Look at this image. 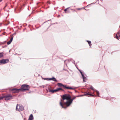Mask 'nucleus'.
Masks as SVG:
<instances>
[{"label":"nucleus","mask_w":120,"mask_h":120,"mask_svg":"<svg viewBox=\"0 0 120 120\" xmlns=\"http://www.w3.org/2000/svg\"><path fill=\"white\" fill-rule=\"evenodd\" d=\"M71 98V97L70 95L68 94H65L63 95L62 99L63 101H63H64L65 100H70V99Z\"/></svg>","instance_id":"4"},{"label":"nucleus","mask_w":120,"mask_h":120,"mask_svg":"<svg viewBox=\"0 0 120 120\" xmlns=\"http://www.w3.org/2000/svg\"><path fill=\"white\" fill-rule=\"evenodd\" d=\"M52 80L55 82H57V81L56 79L54 77H52Z\"/></svg>","instance_id":"12"},{"label":"nucleus","mask_w":120,"mask_h":120,"mask_svg":"<svg viewBox=\"0 0 120 120\" xmlns=\"http://www.w3.org/2000/svg\"><path fill=\"white\" fill-rule=\"evenodd\" d=\"M120 34V30H119L118 32L117 33V34L118 35H119V34Z\"/></svg>","instance_id":"22"},{"label":"nucleus","mask_w":120,"mask_h":120,"mask_svg":"<svg viewBox=\"0 0 120 120\" xmlns=\"http://www.w3.org/2000/svg\"><path fill=\"white\" fill-rule=\"evenodd\" d=\"M33 119V116L32 114H31L30 115L28 120H32Z\"/></svg>","instance_id":"10"},{"label":"nucleus","mask_w":120,"mask_h":120,"mask_svg":"<svg viewBox=\"0 0 120 120\" xmlns=\"http://www.w3.org/2000/svg\"><path fill=\"white\" fill-rule=\"evenodd\" d=\"M118 36L117 34H116V38L118 40H119Z\"/></svg>","instance_id":"18"},{"label":"nucleus","mask_w":120,"mask_h":120,"mask_svg":"<svg viewBox=\"0 0 120 120\" xmlns=\"http://www.w3.org/2000/svg\"><path fill=\"white\" fill-rule=\"evenodd\" d=\"M65 102H64L63 104L62 103V101L61 99H60V105L62 108H66V107H68L72 103L70 100H69Z\"/></svg>","instance_id":"2"},{"label":"nucleus","mask_w":120,"mask_h":120,"mask_svg":"<svg viewBox=\"0 0 120 120\" xmlns=\"http://www.w3.org/2000/svg\"><path fill=\"white\" fill-rule=\"evenodd\" d=\"M13 39V37L11 38L10 39V40L8 41L7 42V44L8 45H9L11 43Z\"/></svg>","instance_id":"9"},{"label":"nucleus","mask_w":120,"mask_h":120,"mask_svg":"<svg viewBox=\"0 0 120 120\" xmlns=\"http://www.w3.org/2000/svg\"><path fill=\"white\" fill-rule=\"evenodd\" d=\"M56 89L57 92L58 91L60 90H63V89L60 88H57Z\"/></svg>","instance_id":"11"},{"label":"nucleus","mask_w":120,"mask_h":120,"mask_svg":"<svg viewBox=\"0 0 120 120\" xmlns=\"http://www.w3.org/2000/svg\"><path fill=\"white\" fill-rule=\"evenodd\" d=\"M87 42H88V43L89 44V45L90 46H91V45H92V44H91V42L90 41H87Z\"/></svg>","instance_id":"14"},{"label":"nucleus","mask_w":120,"mask_h":120,"mask_svg":"<svg viewBox=\"0 0 120 120\" xmlns=\"http://www.w3.org/2000/svg\"><path fill=\"white\" fill-rule=\"evenodd\" d=\"M81 74V75H82V78H83V81L84 82H85L84 79H85V76L84 75L82 74Z\"/></svg>","instance_id":"13"},{"label":"nucleus","mask_w":120,"mask_h":120,"mask_svg":"<svg viewBox=\"0 0 120 120\" xmlns=\"http://www.w3.org/2000/svg\"><path fill=\"white\" fill-rule=\"evenodd\" d=\"M52 78H50L49 79V80H52Z\"/></svg>","instance_id":"25"},{"label":"nucleus","mask_w":120,"mask_h":120,"mask_svg":"<svg viewBox=\"0 0 120 120\" xmlns=\"http://www.w3.org/2000/svg\"><path fill=\"white\" fill-rule=\"evenodd\" d=\"M3 98H5V100L6 101H8L12 99L13 96L10 94H8L5 96L3 97Z\"/></svg>","instance_id":"5"},{"label":"nucleus","mask_w":120,"mask_h":120,"mask_svg":"<svg viewBox=\"0 0 120 120\" xmlns=\"http://www.w3.org/2000/svg\"><path fill=\"white\" fill-rule=\"evenodd\" d=\"M2 0H0V2H1V1H2Z\"/></svg>","instance_id":"28"},{"label":"nucleus","mask_w":120,"mask_h":120,"mask_svg":"<svg viewBox=\"0 0 120 120\" xmlns=\"http://www.w3.org/2000/svg\"><path fill=\"white\" fill-rule=\"evenodd\" d=\"M85 95H89L90 96H92L93 95L92 94H89V93H85Z\"/></svg>","instance_id":"15"},{"label":"nucleus","mask_w":120,"mask_h":120,"mask_svg":"<svg viewBox=\"0 0 120 120\" xmlns=\"http://www.w3.org/2000/svg\"><path fill=\"white\" fill-rule=\"evenodd\" d=\"M30 88L29 85H26L23 84L22 85L21 88L20 89H12V90L14 91V92L15 93H18L19 91H25L27 90H29Z\"/></svg>","instance_id":"1"},{"label":"nucleus","mask_w":120,"mask_h":120,"mask_svg":"<svg viewBox=\"0 0 120 120\" xmlns=\"http://www.w3.org/2000/svg\"><path fill=\"white\" fill-rule=\"evenodd\" d=\"M0 60L1 64H5L9 62V60L8 59H3L1 60Z\"/></svg>","instance_id":"7"},{"label":"nucleus","mask_w":120,"mask_h":120,"mask_svg":"<svg viewBox=\"0 0 120 120\" xmlns=\"http://www.w3.org/2000/svg\"><path fill=\"white\" fill-rule=\"evenodd\" d=\"M96 93H97V94L98 95V96H99V92H98V91H97L96 92Z\"/></svg>","instance_id":"19"},{"label":"nucleus","mask_w":120,"mask_h":120,"mask_svg":"<svg viewBox=\"0 0 120 120\" xmlns=\"http://www.w3.org/2000/svg\"><path fill=\"white\" fill-rule=\"evenodd\" d=\"M49 92L53 93L55 92H57V91L56 89L55 90L49 89Z\"/></svg>","instance_id":"8"},{"label":"nucleus","mask_w":120,"mask_h":120,"mask_svg":"<svg viewBox=\"0 0 120 120\" xmlns=\"http://www.w3.org/2000/svg\"><path fill=\"white\" fill-rule=\"evenodd\" d=\"M57 85L58 86H59L61 87L63 86L65 89H73L71 87H67L66 85H63L61 83H58L57 84Z\"/></svg>","instance_id":"6"},{"label":"nucleus","mask_w":120,"mask_h":120,"mask_svg":"<svg viewBox=\"0 0 120 120\" xmlns=\"http://www.w3.org/2000/svg\"><path fill=\"white\" fill-rule=\"evenodd\" d=\"M90 88L91 89H92V90H94L93 87L92 86H91L90 87Z\"/></svg>","instance_id":"21"},{"label":"nucleus","mask_w":120,"mask_h":120,"mask_svg":"<svg viewBox=\"0 0 120 120\" xmlns=\"http://www.w3.org/2000/svg\"><path fill=\"white\" fill-rule=\"evenodd\" d=\"M75 97H74L72 99H70V101H71V102H72V101H73V100L75 99Z\"/></svg>","instance_id":"17"},{"label":"nucleus","mask_w":120,"mask_h":120,"mask_svg":"<svg viewBox=\"0 0 120 120\" xmlns=\"http://www.w3.org/2000/svg\"><path fill=\"white\" fill-rule=\"evenodd\" d=\"M66 8V9H65L64 10V11H65V12H66L67 11V10L68 9V8Z\"/></svg>","instance_id":"20"},{"label":"nucleus","mask_w":120,"mask_h":120,"mask_svg":"<svg viewBox=\"0 0 120 120\" xmlns=\"http://www.w3.org/2000/svg\"><path fill=\"white\" fill-rule=\"evenodd\" d=\"M1 64V63L0 62V65Z\"/></svg>","instance_id":"27"},{"label":"nucleus","mask_w":120,"mask_h":120,"mask_svg":"<svg viewBox=\"0 0 120 120\" xmlns=\"http://www.w3.org/2000/svg\"><path fill=\"white\" fill-rule=\"evenodd\" d=\"M3 97H0V100L1 99H3Z\"/></svg>","instance_id":"23"},{"label":"nucleus","mask_w":120,"mask_h":120,"mask_svg":"<svg viewBox=\"0 0 120 120\" xmlns=\"http://www.w3.org/2000/svg\"><path fill=\"white\" fill-rule=\"evenodd\" d=\"M3 56L2 53H0V58L2 57Z\"/></svg>","instance_id":"16"},{"label":"nucleus","mask_w":120,"mask_h":120,"mask_svg":"<svg viewBox=\"0 0 120 120\" xmlns=\"http://www.w3.org/2000/svg\"><path fill=\"white\" fill-rule=\"evenodd\" d=\"M82 9V8H79L77 9V10H79L81 9Z\"/></svg>","instance_id":"26"},{"label":"nucleus","mask_w":120,"mask_h":120,"mask_svg":"<svg viewBox=\"0 0 120 120\" xmlns=\"http://www.w3.org/2000/svg\"><path fill=\"white\" fill-rule=\"evenodd\" d=\"M79 70V71L80 73H81V74H82V71H81L80 70Z\"/></svg>","instance_id":"24"},{"label":"nucleus","mask_w":120,"mask_h":120,"mask_svg":"<svg viewBox=\"0 0 120 120\" xmlns=\"http://www.w3.org/2000/svg\"><path fill=\"white\" fill-rule=\"evenodd\" d=\"M24 109V107L22 105L19 104H17L16 108V110L18 111H22Z\"/></svg>","instance_id":"3"}]
</instances>
